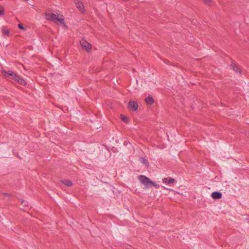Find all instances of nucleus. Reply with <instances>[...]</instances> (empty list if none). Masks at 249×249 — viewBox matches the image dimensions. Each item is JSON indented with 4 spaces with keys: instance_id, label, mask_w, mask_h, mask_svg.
<instances>
[{
    "instance_id": "f257e3e1",
    "label": "nucleus",
    "mask_w": 249,
    "mask_h": 249,
    "mask_svg": "<svg viewBox=\"0 0 249 249\" xmlns=\"http://www.w3.org/2000/svg\"><path fill=\"white\" fill-rule=\"evenodd\" d=\"M138 179L141 183L143 184L145 188L146 189H149L152 187H154L156 189L160 188V185L156 184L155 182L152 181L149 178L146 177L143 175H140L138 177Z\"/></svg>"
},
{
    "instance_id": "f03ea898",
    "label": "nucleus",
    "mask_w": 249,
    "mask_h": 249,
    "mask_svg": "<svg viewBox=\"0 0 249 249\" xmlns=\"http://www.w3.org/2000/svg\"><path fill=\"white\" fill-rule=\"evenodd\" d=\"M45 16L46 17V18L48 20H56L57 21H59L60 23H63L64 22V18L62 17V16L61 18H58V15L54 14H49V13H46Z\"/></svg>"
},
{
    "instance_id": "7ed1b4c3",
    "label": "nucleus",
    "mask_w": 249,
    "mask_h": 249,
    "mask_svg": "<svg viewBox=\"0 0 249 249\" xmlns=\"http://www.w3.org/2000/svg\"><path fill=\"white\" fill-rule=\"evenodd\" d=\"M75 4L76 7L80 12L82 13L85 12V7L83 3L82 2L79 1L78 0H75Z\"/></svg>"
},
{
    "instance_id": "20e7f679",
    "label": "nucleus",
    "mask_w": 249,
    "mask_h": 249,
    "mask_svg": "<svg viewBox=\"0 0 249 249\" xmlns=\"http://www.w3.org/2000/svg\"><path fill=\"white\" fill-rule=\"evenodd\" d=\"M128 107L130 109L136 111L138 109V105L134 101H129Z\"/></svg>"
},
{
    "instance_id": "39448f33",
    "label": "nucleus",
    "mask_w": 249,
    "mask_h": 249,
    "mask_svg": "<svg viewBox=\"0 0 249 249\" xmlns=\"http://www.w3.org/2000/svg\"><path fill=\"white\" fill-rule=\"evenodd\" d=\"M13 79H14L15 81H16L18 83L23 85H25L26 83L25 81L22 78L17 75L16 73H15V75L14 76Z\"/></svg>"
},
{
    "instance_id": "423d86ee",
    "label": "nucleus",
    "mask_w": 249,
    "mask_h": 249,
    "mask_svg": "<svg viewBox=\"0 0 249 249\" xmlns=\"http://www.w3.org/2000/svg\"><path fill=\"white\" fill-rule=\"evenodd\" d=\"M2 73L5 76H6L9 78H11L12 79H13L14 76L15 74V73H14L13 71H6L3 70V71H2Z\"/></svg>"
},
{
    "instance_id": "0eeeda50",
    "label": "nucleus",
    "mask_w": 249,
    "mask_h": 249,
    "mask_svg": "<svg viewBox=\"0 0 249 249\" xmlns=\"http://www.w3.org/2000/svg\"><path fill=\"white\" fill-rule=\"evenodd\" d=\"M80 44L83 48H85L87 51L90 50L91 49V45L85 40L81 41Z\"/></svg>"
},
{
    "instance_id": "6e6552de",
    "label": "nucleus",
    "mask_w": 249,
    "mask_h": 249,
    "mask_svg": "<svg viewBox=\"0 0 249 249\" xmlns=\"http://www.w3.org/2000/svg\"><path fill=\"white\" fill-rule=\"evenodd\" d=\"M175 182V179L172 178H165L162 179V182L166 184H173Z\"/></svg>"
},
{
    "instance_id": "1a4fd4ad",
    "label": "nucleus",
    "mask_w": 249,
    "mask_h": 249,
    "mask_svg": "<svg viewBox=\"0 0 249 249\" xmlns=\"http://www.w3.org/2000/svg\"><path fill=\"white\" fill-rule=\"evenodd\" d=\"M211 196L213 199H220L222 197V194L220 192L215 191V192H213L212 193Z\"/></svg>"
},
{
    "instance_id": "9d476101",
    "label": "nucleus",
    "mask_w": 249,
    "mask_h": 249,
    "mask_svg": "<svg viewBox=\"0 0 249 249\" xmlns=\"http://www.w3.org/2000/svg\"><path fill=\"white\" fill-rule=\"evenodd\" d=\"M145 102L147 104L152 105L154 103V101L152 97H148L145 99Z\"/></svg>"
},
{
    "instance_id": "9b49d317",
    "label": "nucleus",
    "mask_w": 249,
    "mask_h": 249,
    "mask_svg": "<svg viewBox=\"0 0 249 249\" xmlns=\"http://www.w3.org/2000/svg\"><path fill=\"white\" fill-rule=\"evenodd\" d=\"M231 66L232 68L233 71L236 72H239L240 73L241 71L239 67L235 64H231Z\"/></svg>"
},
{
    "instance_id": "f8f14e48",
    "label": "nucleus",
    "mask_w": 249,
    "mask_h": 249,
    "mask_svg": "<svg viewBox=\"0 0 249 249\" xmlns=\"http://www.w3.org/2000/svg\"><path fill=\"white\" fill-rule=\"evenodd\" d=\"M62 182L67 186H71L72 185V182L70 180H62Z\"/></svg>"
},
{
    "instance_id": "ddd939ff",
    "label": "nucleus",
    "mask_w": 249,
    "mask_h": 249,
    "mask_svg": "<svg viewBox=\"0 0 249 249\" xmlns=\"http://www.w3.org/2000/svg\"><path fill=\"white\" fill-rule=\"evenodd\" d=\"M4 14V8L3 7L0 6V15L2 16Z\"/></svg>"
},
{
    "instance_id": "4468645a",
    "label": "nucleus",
    "mask_w": 249,
    "mask_h": 249,
    "mask_svg": "<svg viewBox=\"0 0 249 249\" xmlns=\"http://www.w3.org/2000/svg\"><path fill=\"white\" fill-rule=\"evenodd\" d=\"M2 33L4 35H8L9 34V31L7 29H3L2 30Z\"/></svg>"
},
{
    "instance_id": "2eb2a0df",
    "label": "nucleus",
    "mask_w": 249,
    "mask_h": 249,
    "mask_svg": "<svg viewBox=\"0 0 249 249\" xmlns=\"http://www.w3.org/2000/svg\"><path fill=\"white\" fill-rule=\"evenodd\" d=\"M142 162L143 164H145V165H148V161L147 160H146L144 158H142Z\"/></svg>"
},
{
    "instance_id": "dca6fc26",
    "label": "nucleus",
    "mask_w": 249,
    "mask_h": 249,
    "mask_svg": "<svg viewBox=\"0 0 249 249\" xmlns=\"http://www.w3.org/2000/svg\"><path fill=\"white\" fill-rule=\"evenodd\" d=\"M121 119H122V121H123L124 122H127V118L126 116L122 115L121 116Z\"/></svg>"
},
{
    "instance_id": "f3484780",
    "label": "nucleus",
    "mask_w": 249,
    "mask_h": 249,
    "mask_svg": "<svg viewBox=\"0 0 249 249\" xmlns=\"http://www.w3.org/2000/svg\"><path fill=\"white\" fill-rule=\"evenodd\" d=\"M18 27L19 29H22V30H24L25 29L24 27H23V26L21 24H19L18 25Z\"/></svg>"
},
{
    "instance_id": "a211bd4d",
    "label": "nucleus",
    "mask_w": 249,
    "mask_h": 249,
    "mask_svg": "<svg viewBox=\"0 0 249 249\" xmlns=\"http://www.w3.org/2000/svg\"><path fill=\"white\" fill-rule=\"evenodd\" d=\"M206 3L209 4L211 3V0H204Z\"/></svg>"
},
{
    "instance_id": "6ab92c4d",
    "label": "nucleus",
    "mask_w": 249,
    "mask_h": 249,
    "mask_svg": "<svg viewBox=\"0 0 249 249\" xmlns=\"http://www.w3.org/2000/svg\"><path fill=\"white\" fill-rule=\"evenodd\" d=\"M3 195L7 197H9L10 196V194L7 193H3Z\"/></svg>"
},
{
    "instance_id": "aec40b11",
    "label": "nucleus",
    "mask_w": 249,
    "mask_h": 249,
    "mask_svg": "<svg viewBox=\"0 0 249 249\" xmlns=\"http://www.w3.org/2000/svg\"><path fill=\"white\" fill-rule=\"evenodd\" d=\"M161 188H163L164 190H171L170 189H167V188L164 187V186H161Z\"/></svg>"
},
{
    "instance_id": "412c9836",
    "label": "nucleus",
    "mask_w": 249,
    "mask_h": 249,
    "mask_svg": "<svg viewBox=\"0 0 249 249\" xmlns=\"http://www.w3.org/2000/svg\"><path fill=\"white\" fill-rule=\"evenodd\" d=\"M128 142H129L127 141H124V145H127Z\"/></svg>"
},
{
    "instance_id": "4be33fe9",
    "label": "nucleus",
    "mask_w": 249,
    "mask_h": 249,
    "mask_svg": "<svg viewBox=\"0 0 249 249\" xmlns=\"http://www.w3.org/2000/svg\"><path fill=\"white\" fill-rule=\"evenodd\" d=\"M22 203L24 206H25V205H26V202H25V201H22Z\"/></svg>"
}]
</instances>
